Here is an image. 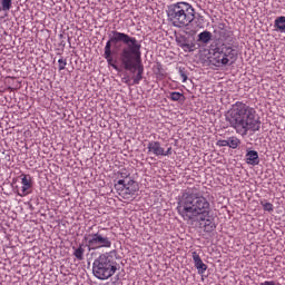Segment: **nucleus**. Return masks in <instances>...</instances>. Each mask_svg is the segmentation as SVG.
Masks as SVG:
<instances>
[{
	"label": "nucleus",
	"mask_w": 285,
	"mask_h": 285,
	"mask_svg": "<svg viewBox=\"0 0 285 285\" xmlns=\"http://www.w3.org/2000/svg\"><path fill=\"white\" fill-rule=\"evenodd\" d=\"M115 188L116 190H118L119 195H124V193H126L125 180L124 179L118 180L117 184H115Z\"/></svg>",
	"instance_id": "21"
},
{
	"label": "nucleus",
	"mask_w": 285,
	"mask_h": 285,
	"mask_svg": "<svg viewBox=\"0 0 285 285\" xmlns=\"http://www.w3.org/2000/svg\"><path fill=\"white\" fill-rule=\"evenodd\" d=\"M68 41L70 42V37H68Z\"/></svg>",
	"instance_id": "33"
},
{
	"label": "nucleus",
	"mask_w": 285,
	"mask_h": 285,
	"mask_svg": "<svg viewBox=\"0 0 285 285\" xmlns=\"http://www.w3.org/2000/svg\"><path fill=\"white\" fill-rule=\"evenodd\" d=\"M196 222L199 223V227L203 228L204 233H213V230L217 228L215 219L210 218V210H207V214L205 215L198 216Z\"/></svg>",
	"instance_id": "8"
},
{
	"label": "nucleus",
	"mask_w": 285,
	"mask_h": 285,
	"mask_svg": "<svg viewBox=\"0 0 285 285\" xmlns=\"http://www.w3.org/2000/svg\"><path fill=\"white\" fill-rule=\"evenodd\" d=\"M60 46H62V47L65 48L66 41L62 40V41L60 42Z\"/></svg>",
	"instance_id": "31"
},
{
	"label": "nucleus",
	"mask_w": 285,
	"mask_h": 285,
	"mask_svg": "<svg viewBox=\"0 0 285 285\" xmlns=\"http://www.w3.org/2000/svg\"><path fill=\"white\" fill-rule=\"evenodd\" d=\"M176 210L184 222H197L200 215H207L210 210V202L196 188H187L178 196Z\"/></svg>",
	"instance_id": "3"
},
{
	"label": "nucleus",
	"mask_w": 285,
	"mask_h": 285,
	"mask_svg": "<svg viewBox=\"0 0 285 285\" xmlns=\"http://www.w3.org/2000/svg\"><path fill=\"white\" fill-rule=\"evenodd\" d=\"M191 257L194 261V266L198 271V275H204V273L208 271V265H206L204 261H202V257L199 256V254H197V252H193Z\"/></svg>",
	"instance_id": "11"
},
{
	"label": "nucleus",
	"mask_w": 285,
	"mask_h": 285,
	"mask_svg": "<svg viewBox=\"0 0 285 285\" xmlns=\"http://www.w3.org/2000/svg\"><path fill=\"white\" fill-rule=\"evenodd\" d=\"M88 252L99 250L101 248H112V232L108 228H98L97 230L87 232L83 235Z\"/></svg>",
	"instance_id": "6"
},
{
	"label": "nucleus",
	"mask_w": 285,
	"mask_h": 285,
	"mask_svg": "<svg viewBox=\"0 0 285 285\" xmlns=\"http://www.w3.org/2000/svg\"><path fill=\"white\" fill-rule=\"evenodd\" d=\"M227 141H228V147L233 148V149L237 148L239 146V144H242V140H239V138H237L235 136L229 137L227 139Z\"/></svg>",
	"instance_id": "20"
},
{
	"label": "nucleus",
	"mask_w": 285,
	"mask_h": 285,
	"mask_svg": "<svg viewBox=\"0 0 285 285\" xmlns=\"http://www.w3.org/2000/svg\"><path fill=\"white\" fill-rule=\"evenodd\" d=\"M21 184H22V187H21V193H18V195L20 197H28V195H30L31 189H32V177L30 175H24L22 174L21 175Z\"/></svg>",
	"instance_id": "9"
},
{
	"label": "nucleus",
	"mask_w": 285,
	"mask_h": 285,
	"mask_svg": "<svg viewBox=\"0 0 285 285\" xmlns=\"http://www.w3.org/2000/svg\"><path fill=\"white\" fill-rule=\"evenodd\" d=\"M178 72L183 79V83H186V81H188V71L186 70V68L179 67Z\"/></svg>",
	"instance_id": "23"
},
{
	"label": "nucleus",
	"mask_w": 285,
	"mask_h": 285,
	"mask_svg": "<svg viewBox=\"0 0 285 285\" xmlns=\"http://www.w3.org/2000/svg\"><path fill=\"white\" fill-rule=\"evenodd\" d=\"M213 41V33L208 30H205L198 35L197 42L203 46H208Z\"/></svg>",
	"instance_id": "15"
},
{
	"label": "nucleus",
	"mask_w": 285,
	"mask_h": 285,
	"mask_svg": "<svg viewBox=\"0 0 285 285\" xmlns=\"http://www.w3.org/2000/svg\"><path fill=\"white\" fill-rule=\"evenodd\" d=\"M261 205L263 206L264 210H266L267 213H273L274 206L272 203L262 202Z\"/></svg>",
	"instance_id": "24"
},
{
	"label": "nucleus",
	"mask_w": 285,
	"mask_h": 285,
	"mask_svg": "<svg viewBox=\"0 0 285 285\" xmlns=\"http://www.w3.org/2000/svg\"><path fill=\"white\" fill-rule=\"evenodd\" d=\"M119 43H124L121 49ZM112 48L114 50H120L119 61L121 68L128 72H132L131 86H139L144 79V65L141 63V42L137 38L129 36L125 32L112 30L109 35V40L106 42L104 58L109 66L117 70V65L112 63Z\"/></svg>",
	"instance_id": "1"
},
{
	"label": "nucleus",
	"mask_w": 285,
	"mask_h": 285,
	"mask_svg": "<svg viewBox=\"0 0 285 285\" xmlns=\"http://www.w3.org/2000/svg\"><path fill=\"white\" fill-rule=\"evenodd\" d=\"M168 99H170L171 101H184L186 97L179 91H171L169 92Z\"/></svg>",
	"instance_id": "19"
},
{
	"label": "nucleus",
	"mask_w": 285,
	"mask_h": 285,
	"mask_svg": "<svg viewBox=\"0 0 285 285\" xmlns=\"http://www.w3.org/2000/svg\"><path fill=\"white\" fill-rule=\"evenodd\" d=\"M58 63H59V67H58V70H66V66H68V61H66V59L63 58H60L58 60Z\"/></svg>",
	"instance_id": "25"
},
{
	"label": "nucleus",
	"mask_w": 285,
	"mask_h": 285,
	"mask_svg": "<svg viewBox=\"0 0 285 285\" xmlns=\"http://www.w3.org/2000/svg\"><path fill=\"white\" fill-rule=\"evenodd\" d=\"M167 17L174 28H186L195 21V8L188 2H176L168 6Z\"/></svg>",
	"instance_id": "5"
},
{
	"label": "nucleus",
	"mask_w": 285,
	"mask_h": 285,
	"mask_svg": "<svg viewBox=\"0 0 285 285\" xmlns=\"http://www.w3.org/2000/svg\"><path fill=\"white\" fill-rule=\"evenodd\" d=\"M118 175H120L121 179H128V177H130V173L126 169L118 171Z\"/></svg>",
	"instance_id": "26"
},
{
	"label": "nucleus",
	"mask_w": 285,
	"mask_h": 285,
	"mask_svg": "<svg viewBox=\"0 0 285 285\" xmlns=\"http://www.w3.org/2000/svg\"><path fill=\"white\" fill-rule=\"evenodd\" d=\"M216 146H219V147H226L228 146V139L227 140H218L216 142Z\"/></svg>",
	"instance_id": "30"
},
{
	"label": "nucleus",
	"mask_w": 285,
	"mask_h": 285,
	"mask_svg": "<svg viewBox=\"0 0 285 285\" xmlns=\"http://www.w3.org/2000/svg\"><path fill=\"white\" fill-rule=\"evenodd\" d=\"M225 119L230 128L246 137L248 132H257L262 128V120L257 116V110L244 101H236L226 112Z\"/></svg>",
	"instance_id": "2"
},
{
	"label": "nucleus",
	"mask_w": 285,
	"mask_h": 285,
	"mask_svg": "<svg viewBox=\"0 0 285 285\" xmlns=\"http://www.w3.org/2000/svg\"><path fill=\"white\" fill-rule=\"evenodd\" d=\"M212 59L215 61V66H228V63H235L237 59V53L233 47L227 46L226 43H220L210 47Z\"/></svg>",
	"instance_id": "7"
},
{
	"label": "nucleus",
	"mask_w": 285,
	"mask_h": 285,
	"mask_svg": "<svg viewBox=\"0 0 285 285\" xmlns=\"http://www.w3.org/2000/svg\"><path fill=\"white\" fill-rule=\"evenodd\" d=\"M131 81H132V77H130V76H125L122 78V82L127 83V86H131V83H130Z\"/></svg>",
	"instance_id": "27"
},
{
	"label": "nucleus",
	"mask_w": 285,
	"mask_h": 285,
	"mask_svg": "<svg viewBox=\"0 0 285 285\" xmlns=\"http://www.w3.org/2000/svg\"><path fill=\"white\" fill-rule=\"evenodd\" d=\"M200 19H204V17L200 16Z\"/></svg>",
	"instance_id": "34"
},
{
	"label": "nucleus",
	"mask_w": 285,
	"mask_h": 285,
	"mask_svg": "<svg viewBox=\"0 0 285 285\" xmlns=\"http://www.w3.org/2000/svg\"><path fill=\"white\" fill-rule=\"evenodd\" d=\"M148 155H155V157H161L164 155V147L161 142L157 140H151L147 145Z\"/></svg>",
	"instance_id": "10"
},
{
	"label": "nucleus",
	"mask_w": 285,
	"mask_h": 285,
	"mask_svg": "<svg viewBox=\"0 0 285 285\" xmlns=\"http://www.w3.org/2000/svg\"><path fill=\"white\" fill-rule=\"evenodd\" d=\"M86 248H88V246H86V243L79 244L78 247H75V246L72 247L73 257H76L78 262H83V253H86Z\"/></svg>",
	"instance_id": "16"
},
{
	"label": "nucleus",
	"mask_w": 285,
	"mask_h": 285,
	"mask_svg": "<svg viewBox=\"0 0 285 285\" xmlns=\"http://www.w3.org/2000/svg\"><path fill=\"white\" fill-rule=\"evenodd\" d=\"M176 41L179 48L184 49L185 52H195V43H188L186 37L176 38Z\"/></svg>",
	"instance_id": "13"
},
{
	"label": "nucleus",
	"mask_w": 285,
	"mask_h": 285,
	"mask_svg": "<svg viewBox=\"0 0 285 285\" xmlns=\"http://www.w3.org/2000/svg\"><path fill=\"white\" fill-rule=\"evenodd\" d=\"M220 35L228 46H233V43H235V36L233 35V31L223 30Z\"/></svg>",
	"instance_id": "18"
},
{
	"label": "nucleus",
	"mask_w": 285,
	"mask_h": 285,
	"mask_svg": "<svg viewBox=\"0 0 285 285\" xmlns=\"http://www.w3.org/2000/svg\"><path fill=\"white\" fill-rule=\"evenodd\" d=\"M259 285H282V284L276 281H265V282L261 283Z\"/></svg>",
	"instance_id": "28"
},
{
	"label": "nucleus",
	"mask_w": 285,
	"mask_h": 285,
	"mask_svg": "<svg viewBox=\"0 0 285 285\" xmlns=\"http://www.w3.org/2000/svg\"><path fill=\"white\" fill-rule=\"evenodd\" d=\"M274 28L276 32H285V17H277L274 21Z\"/></svg>",
	"instance_id": "17"
},
{
	"label": "nucleus",
	"mask_w": 285,
	"mask_h": 285,
	"mask_svg": "<svg viewBox=\"0 0 285 285\" xmlns=\"http://www.w3.org/2000/svg\"><path fill=\"white\" fill-rule=\"evenodd\" d=\"M1 6L3 12H8L12 8V0H1Z\"/></svg>",
	"instance_id": "22"
},
{
	"label": "nucleus",
	"mask_w": 285,
	"mask_h": 285,
	"mask_svg": "<svg viewBox=\"0 0 285 285\" xmlns=\"http://www.w3.org/2000/svg\"><path fill=\"white\" fill-rule=\"evenodd\" d=\"M59 39H63V35H59Z\"/></svg>",
	"instance_id": "32"
},
{
	"label": "nucleus",
	"mask_w": 285,
	"mask_h": 285,
	"mask_svg": "<svg viewBox=\"0 0 285 285\" xmlns=\"http://www.w3.org/2000/svg\"><path fill=\"white\" fill-rule=\"evenodd\" d=\"M117 271H119V264L117 263L116 249L100 254L92 263L94 276L102 282L110 279Z\"/></svg>",
	"instance_id": "4"
},
{
	"label": "nucleus",
	"mask_w": 285,
	"mask_h": 285,
	"mask_svg": "<svg viewBox=\"0 0 285 285\" xmlns=\"http://www.w3.org/2000/svg\"><path fill=\"white\" fill-rule=\"evenodd\" d=\"M139 190V185L134 179L128 180V183H125V191H124V198L128 199V196L135 195Z\"/></svg>",
	"instance_id": "12"
},
{
	"label": "nucleus",
	"mask_w": 285,
	"mask_h": 285,
	"mask_svg": "<svg viewBox=\"0 0 285 285\" xmlns=\"http://www.w3.org/2000/svg\"><path fill=\"white\" fill-rule=\"evenodd\" d=\"M168 155H173V147H168L167 150L164 149L161 157H168Z\"/></svg>",
	"instance_id": "29"
},
{
	"label": "nucleus",
	"mask_w": 285,
	"mask_h": 285,
	"mask_svg": "<svg viewBox=\"0 0 285 285\" xmlns=\"http://www.w3.org/2000/svg\"><path fill=\"white\" fill-rule=\"evenodd\" d=\"M245 157H246V164H248L249 166L259 165V154L256 150L247 149Z\"/></svg>",
	"instance_id": "14"
}]
</instances>
